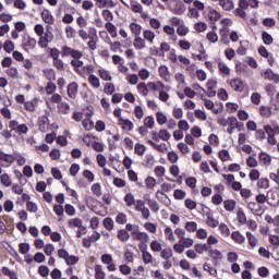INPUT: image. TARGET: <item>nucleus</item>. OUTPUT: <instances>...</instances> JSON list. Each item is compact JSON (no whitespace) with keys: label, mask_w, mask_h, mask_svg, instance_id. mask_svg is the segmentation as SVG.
<instances>
[{"label":"nucleus","mask_w":279,"mask_h":279,"mask_svg":"<svg viewBox=\"0 0 279 279\" xmlns=\"http://www.w3.org/2000/svg\"><path fill=\"white\" fill-rule=\"evenodd\" d=\"M61 56L62 58H69V56L70 58H73V60L70 62L71 66H73L75 73L82 76L84 75V72H82L84 61L80 60L84 56L82 51L73 49L69 46H62Z\"/></svg>","instance_id":"1"},{"label":"nucleus","mask_w":279,"mask_h":279,"mask_svg":"<svg viewBox=\"0 0 279 279\" xmlns=\"http://www.w3.org/2000/svg\"><path fill=\"white\" fill-rule=\"evenodd\" d=\"M140 252L142 254V259L144 265H150V263H154V256H151V253L147 251V244L141 243L140 244Z\"/></svg>","instance_id":"2"},{"label":"nucleus","mask_w":279,"mask_h":279,"mask_svg":"<svg viewBox=\"0 0 279 279\" xmlns=\"http://www.w3.org/2000/svg\"><path fill=\"white\" fill-rule=\"evenodd\" d=\"M100 260L104 265H107L108 271H114L117 269V264L112 262V255L104 254L100 256Z\"/></svg>","instance_id":"3"},{"label":"nucleus","mask_w":279,"mask_h":279,"mask_svg":"<svg viewBox=\"0 0 279 279\" xmlns=\"http://www.w3.org/2000/svg\"><path fill=\"white\" fill-rule=\"evenodd\" d=\"M193 5L194 7L189 8L190 16L197 19L199 16V12H197V10H204L205 5L202 1H194Z\"/></svg>","instance_id":"4"},{"label":"nucleus","mask_w":279,"mask_h":279,"mask_svg":"<svg viewBox=\"0 0 279 279\" xmlns=\"http://www.w3.org/2000/svg\"><path fill=\"white\" fill-rule=\"evenodd\" d=\"M262 77H264V80H268V82L279 84V75L274 73V70L271 69H267L266 71L262 72Z\"/></svg>","instance_id":"5"},{"label":"nucleus","mask_w":279,"mask_h":279,"mask_svg":"<svg viewBox=\"0 0 279 279\" xmlns=\"http://www.w3.org/2000/svg\"><path fill=\"white\" fill-rule=\"evenodd\" d=\"M51 40H53V34H51V32H47L45 33L44 36H41L38 40V45L39 47H41V49H47V47H49V43H51Z\"/></svg>","instance_id":"6"},{"label":"nucleus","mask_w":279,"mask_h":279,"mask_svg":"<svg viewBox=\"0 0 279 279\" xmlns=\"http://www.w3.org/2000/svg\"><path fill=\"white\" fill-rule=\"evenodd\" d=\"M146 86L148 90L153 92L159 90V88H163V90H171V86L165 85L161 81H158L157 83L148 82Z\"/></svg>","instance_id":"7"},{"label":"nucleus","mask_w":279,"mask_h":279,"mask_svg":"<svg viewBox=\"0 0 279 279\" xmlns=\"http://www.w3.org/2000/svg\"><path fill=\"white\" fill-rule=\"evenodd\" d=\"M22 45H23L24 51L29 52V51H32V49H36L37 41L35 38L26 37V38H24Z\"/></svg>","instance_id":"8"},{"label":"nucleus","mask_w":279,"mask_h":279,"mask_svg":"<svg viewBox=\"0 0 279 279\" xmlns=\"http://www.w3.org/2000/svg\"><path fill=\"white\" fill-rule=\"evenodd\" d=\"M132 239L134 241H142V243H148L149 242V234H147L146 232L133 231L132 232Z\"/></svg>","instance_id":"9"},{"label":"nucleus","mask_w":279,"mask_h":279,"mask_svg":"<svg viewBox=\"0 0 279 279\" xmlns=\"http://www.w3.org/2000/svg\"><path fill=\"white\" fill-rule=\"evenodd\" d=\"M250 8V2L248 1H240L239 2V8L235 10L236 16H240L241 19H245V10Z\"/></svg>","instance_id":"10"},{"label":"nucleus","mask_w":279,"mask_h":279,"mask_svg":"<svg viewBox=\"0 0 279 279\" xmlns=\"http://www.w3.org/2000/svg\"><path fill=\"white\" fill-rule=\"evenodd\" d=\"M158 72L161 80L165 82H171V73L169 72V68L167 65H160Z\"/></svg>","instance_id":"11"},{"label":"nucleus","mask_w":279,"mask_h":279,"mask_svg":"<svg viewBox=\"0 0 279 279\" xmlns=\"http://www.w3.org/2000/svg\"><path fill=\"white\" fill-rule=\"evenodd\" d=\"M229 85L233 90H235V93L243 92L244 85H243V81H241L240 78H233L229 81Z\"/></svg>","instance_id":"12"},{"label":"nucleus","mask_w":279,"mask_h":279,"mask_svg":"<svg viewBox=\"0 0 279 279\" xmlns=\"http://www.w3.org/2000/svg\"><path fill=\"white\" fill-rule=\"evenodd\" d=\"M133 47L137 51H141L147 47V43L145 41V39L142 38L141 35H138L137 37H134Z\"/></svg>","instance_id":"13"},{"label":"nucleus","mask_w":279,"mask_h":279,"mask_svg":"<svg viewBox=\"0 0 279 279\" xmlns=\"http://www.w3.org/2000/svg\"><path fill=\"white\" fill-rule=\"evenodd\" d=\"M119 125H121L122 130H126L128 132H132L134 130V123L131 122L130 119H119Z\"/></svg>","instance_id":"14"},{"label":"nucleus","mask_w":279,"mask_h":279,"mask_svg":"<svg viewBox=\"0 0 279 279\" xmlns=\"http://www.w3.org/2000/svg\"><path fill=\"white\" fill-rule=\"evenodd\" d=\"M77 88L78 85L75 82L68 85V97H70V99H75V97H77Z\"/></svg>","instance_id":"15"},{"label":"nucleus","mask_w":279,"mask_h":279,"mask_svg":"<svg viewBox=\"0 0 279 279\" xmlns=\"http://www.w3.org/2000/svg\"><path fill=\"white\" fill-rule=\"evenodd\" d=\"M123 4L126 5V8H130L135 13L143 11V5H141V3L136 1H126V2H123Z\"/></svg>","instance_id":"16"},{"label":"nucleus","mask_w":279,"mask_h":279,"mask_svg":"<svg viewBox=\"0 0 279 279\" xmlns=\"http://www.w3.org/2000/svg\"><path fill=\"white\" fill-rule=\"evenodd\" d=\"M264 131L266 132L267 136H276V134H279V125L275 124V125H265L264 126Z\"/></svg>","instance_id":"17"},{"label":"nucleus","mask_w":279,"mask_h":279,"mask_svg":"<svg viewBox=\"0 0 279 279\" xmlns=\"http://www.w3.org/2000/svg\"><path fill=\"white\" fill-rule=\"evenodd\" d=\"M98 75L104 82H112V74H110V71L106 69H99Z\"/></svg>","instance_id":"18"},{"label":"nucleus","mask_w":279,"mask_h":279,"mask_svg":"<svg viewBox=\"0 0 279 279\" xmlns=\"http://www.w3.org/2000/svg\"><path fill=\"white\" fill-rule=\"evenodd\" d=\"M0 160L1 162H8L9 165H14V161L16 158H14V155L5 154L4 151L0 150Z\"/></svg>","instance_id":"19"},{"label":"nucleus","mask_w":279,"mask_h":279,"mask_svg":"<svg viewBox=\"0 0 279 279\" xmlns=\"http://www.w3.org/2000/svg\"><path fill=\"white\" fill-rule=\"evenodd\" d=\"M206 226H208V228H217V226H219V220L215 219V217H213V214L207 213Z\"/></svg>","instance_id":"20"},{"label":"nucleus","mask_w":279,"mask_h":279,"mask_svg":"<svg viewBox=\"0 0 279 279\" xmlns=\"http://www.w3.org/2000/svg\"><path fill=\"white\" fill-rule=\"evenodd\" d=\"M194 250L196 254H204V252H213V246L208 244H195Z\"/></svg>","instance_id":"21"},{"label":"nucleus","mask_w":279,"mask_h":279,"mask_svg":"<svg viewBox=\"0 0 279 279\" xmlns=\"http://www.w3.org/2000/svg\"><path fill=\"white\" fill-rule=\"evenodd\" d=\"M272 108L269 106H260L259 107V114L260 117H264V119H269L271 114H274V111H271Z\"/></svg>","instance_id":"22"},{"label":"nucleus","mask_w":279,"mask_h":279,"mask_svg":"<svg viewBox=\"0 0 279 279\" xmlns=\"http://www.w3.org/2000/svg\"><path fill=\"white\" fill-rule=\"evenodd\" d=\"M207 16L211 23H217L221 19V13L215 9H209Z\"/></svg>","instance_id":"23"},{"label":"nucleus","mask_w":279,"mask_h":279,"mask_svg":"<svg viewBox=\"0 0 279 279\" xmlns=\"http://www.w3.org/2000/svg\"><path fill=\"white\" fill-rule=\"evenodd\" d=\"M69 228H82V230H86L85 227H82V219L80 218H72L68 220Z\"/></svg>","instance_id":"24"},{"label":"nucleus","mask_w":279,"mask_h":279,"mask_svg":"<svg viewBox=\"0 0 279 279\" xmlns=\"http://www.w3.org/2000/svg\"><path fill=\"white\" fill-rule=\"evenodd\" d=\"M147 144L150 145V147H154V149H157V151H160L161 154L167 153V144H156L151 140L147 141Z\"/></svg>","instance_id":"25"},{"label":"nucleus","mask_w":279,"mask_h":279,"mask_svg":"<svg viewBox=\"0 0 279 279\" xmlns=\"http://www.w3.org/2000/svg\"><path fill=\"white\" fill-rule=\"evenodd\" d=\"M60 114H69L71 112V106L68 102H59L57 106Z\"/></svg>","instance_id":"26"},{"label":"nucleus","mask_w":279,"mask_h":279,"mask_svg":"<svg viewBox=\"0 0 279 279\" xmlns=\"http://www.w3.org/2000/svg\"><path fill=\"white\" fill-rule=\"evenodd\" d=\"M105 29H107V32L110 34L111 38H117V36H118L117 26H114V24H112L111 22H107L105 24Z\"/></svg>","instance_id":"27"},{"label":"nucleus","mask_w":279,"mask_h":279,"mask_svg":"<svg viewBox=\"0 0 279 279\" xmlns=\"http://www.w3.org/2000/svg\"><path fill=\"white\" fill-rule=\"evenodd\" d=\"M94 271L96 279H106V272L104 271V267L101 265H95Z\"/></svg>","instance_id":"28"},{"label":"nucleus","mask_w":279,"mask_h":279,"mask_svg":"<svg viewBox=\"0 0 279 279\" xmlns=\"http://www.w3.org/2000/svg\"><path fill=\"white\" fill-rule=\"evenodd\" d=\"M88 83L90 84L92 88H99V86H101L99 77H97L95 74H90L88 76Z\"/></svg>","instance_id":"29"},{"label":"nucleus","mask_w":279,"mask_h":279,"mask_svg":"<svg viewBox=\"0 0 279 279\" xmlns=\"http://www.w3.org/2000/svg\"><path fill=\"white\" fill-rule=\"evenodd\" d=\"M41 19L45 21L48 25H53V15L49 12V10H44L41 12Z\"/></svg>","instance_id":"30"},{"label":"nucleus","mask_w":279,"mask_h":279,"mask_svg":"<svg viewBox=\"0 0 279 279\" xmlns=\"http://www.w3.org/2000/svg\"><path fill=\"white\" fill-rule=\"evenodd\" d=\"M163 234L167 241H170V243H175V235L173 234V229H171V227H166Z\"/></svg>","instance_id":"31"},{"label":"nucleus","mask_w":279,"mask_h":279,"mask_svg":"<svg viewBox=\"0 0 279 279\" xmlns=\"http://www.w3.org/2000/svg\"><path fill=\"white\" fill-rule=\"evenodd\" d=\"M144 40L149 43L150 45L154 44V39L156 38V34L149 29L143 32Z\"/></svg>","instance_id":"32"},{"label":"nucleus","mask_w":279,"mask_h":279,"mask_svg":"<svg viewBox=\"0 0 279 279\" xmlns=\"http://www.w3.org/2000/svg\"><path fill=\"white\" fill-rule=\"evenodd\" d=\"M124 202L129 208H132L136 204V198L134 197V194L128 193L124 196Z\"/></svg>","instance_id":"33"},{"label":"nucleus","mask_w":279,"mask_h":279,"mask_svg":"<svg viewBox=\"0 0 279 279\" xmlns=\"http://www.w3.org/2000/svg\"><path fill=\"white\" fill-rule=\"evenodd\" d=\"M174 8L172 9L174 14H184L186 7L182 2H172Z\"/></svg>","instance_id":"34"},{"label":"nucleus","mask_w":279,"mask_h":279,"mask_svg":"<svg viewBox=\"0 0 279 279\" xmlns=\"http://www.w3.org/2000/svg\"><path fill=\"white\" fill-rule=\"evenodd\" d=\"M225 210H228V213H232L234 208H236V201L234 199H227L223 202Z\"/></svg>","instance_id":"35"},{"label":"nucleus","mask_w":279,"mask_h":279,"mask_svg":"<svg viewBox=\"0 0 279 279\" xmlns=\"http://www.w3.org/2000/svg\"><path fill=\"white\" fill-rule=\"evenodd\" d=\"M171 256H173V250L171 247L160 251V258H162L163 260H169Z\"/></svg>","instance_id":"36"},{"label":"nucleus","mask_w":279,"mask_h":279,"mask_svg":"<svg viewBox=\"0 0 279 279\" xmlns=\"http://www.w3.org/2000/svg\"><path fill=\"white\" fill-rule=\"evenodd\" d=\"M218 69L222 75H230V68L226 63L221 62V59L217 60Z\"/></svg>","instance_id":"37"},{"label":"nucleus","mask_w":279,"mask_h":279,"mask_svg":"<svg viewBox=\"0 0 279 279\" xmlns=\"http://www.w3.org/2000/svg\"><path fill=\"white\" fill-rule=\"evenodd\" d=\"M231 239L233 241H235V243H239L240 245L245 243V236H243V234H241V232L239 231H234L232 234H231Z\"/></svg>","instance_id":"38"},{"label":"nucleus","mask_w":279,"mask_h":279,"mask_svg":"<svg viewBox=\"0 0 279 279\" xmlns=\"http://www.w3.org/2000/svg\"><path fill=\"white\" fill-rule=\"evenodd\" d=\"M129 27L135 37L141 36L143 26H141L140 24H136V23H131Z\"/></svg>","instance_id":"39"},{"label":"nucleus","mask_w":279,"mask_h":279,"mask_svg":"<svg viewBox=\"0 0 279 279\" xmlns=\"http://www.w3.org/2000/svg\"><path fill=\"white\" fill-rule=\"evenodd\" d=\"M246 239L248 240L251 247H256V245H258V239L252 232H246Z\"/></svg>","instance_id":"40"},{"label":"nucleus","mask_w":279,"mask_h":279,"mask_svg":"<svg viewBox=\"0 0 279 279\" xmlns=\"http://www.w3.org/2000/svg\"><path fill=\"white\" fill-rule=\"evenodd\" d=\"M158 93H159L158 95L159 101H163V102L169 101V90L165 88H159Z\"/></svg>","instance_id":"41"},{"label":"nucleus","mask_w":279,"mask_h":279,"mask_svg":"<svg viewBox=\"0 0 279 279\" xmlns=\"http://www.w3.org/2000/svg\"><path fill=\"white\" fill-rule=\"evenodd\" d=\"M118 239L123 243H126V241H130V233H128L125 229H121L118 231Z\"/></svg>","instance_id":"42"},{"label":"nucleus","mask_w":279,"mask_h":279,"mask_svg":"<svg viewBox=\"0 0 279 279\" xmlns=\"http://www.w3.org/2000/svg\"><path fill=\"white\" fill-rule=\"evenodd\" d=\"M0 182L2 186H12V179H10V175L8 173H3L0 175Z\"/></svg>","instance_id":"43"},{"label":"nucleus","mask_w":279,"mask_h":279,"mask_svg":"<svg viewBox=\"0 0 279 279\" xmlns=\"http://www.w3.org/2000/svg\"><path fill=\"white\" fill-rule=\"evenodd\" d=\"M137 93H140V95H143V97H147V95H149V89L147 88V84L140 83L137 85Z\"/></svg>","instance_id":"44"},{"label":"nucleus","mask_w":279,"mask_h":279,"mask_svg":"<svg viewBox=\"0 0 279 279\" xmlns=\"http://www.w3.org/2000/svg\"><path fill=\"white\" fill-rule=\"evenodd\" d=\"M236 130V118L230 117L229 118V126L227 129L228 134H232Z\"/></svg>","instance_id":"45"},{"label":"nucleus","mask_w":279,"mask_h":279,"mask_svg":"<svg viewBox=\"0 0 279 279\" xmlns=\"http://www.w3.org/2000/svg\"><path fill=\"white\" fill-rule=\"evenodd\" d=\"M155 124H156V121L154 120V117L148 116L144 119V126L148 128V130H154Z\"/></svg>","instance_id":"46"},{"label":"nucleus","mask_w":279,"mask_h":279,"mask_svg":"<svg viewBox=\"0 0 279 279\" xmlns=\"http://www.w3.org/2000/svg\"><path fill=\"white\" fill-rule=\"evenodd\" d=\"M180 243H182L183 247L189 248V247H193V245H195V240H193L192 238H183L182 240H179Z\"/></svg>","instance_id":"47"},{"label":"nucleus","mask_w":279,"mask_h":279,"mask_svg":"<svg viewBox=\"0 0 279 279\" xmlns=\"http://www.w3.org/2000/svg\"><path fill=\"white\" fill-rule=\"evenodd\" d=\"M2 274L3 276H9L10 279H19V276H16V272L13 270H10V268L3 266L2 267Z\"/></svg>","instance_id":"48"},{"label":"nucleus","mask_w":279,"mask_h":279,"mask_svg":"<svg viewBox=\"0 0 279 279\" xmlns=\"http://www.w3.org/2000/svg\"><path fill=\"white\" fill-rule=\"evenodd\" d=\"M187 232H197V222L195 221H187L184 226Z\"/></svg>","instance_id":"49"},{"label":"nucleus","mask_w":279,"mask_h":279,"mask_svg":"<svg viewBox=\"0 0 279 279\" xmlns=\"http://www.w3.org/2000/svg\"><path fill=\"white\" fill-rule=\"evenodd\" d=\"M218 230L222 236H230V228H228V225H226L223 222L220 223L218 227Z\"/></svg>","instance_id":"50"},{"label":"nucleus","mask_w":279,"mask_h":279,"mask_svg":"<svg viewBox=\"0 0 279 279\" xmlns=\"http://www.w3.org/2000/svg\"><path fill=\"white\" fill-rule=\"evenodd\" d=\"M259 160L263 162V165H271V156H269L267 153H260Z\"/></svg>","instance_id":"51"},{"label":"nucleus","mask_w":279,"mask_h":279,"mask_svg":"<svg viewBox=\"0 0 279 279\" xmlns=\"http://www.w3.org/2000/svg\"><path fill=\"white\" fill-rule=\"evenodd\" d=\"M156 119H157L158 125H165V123H167L168 121L167 116L163 114L161 111H158L156 113Z\"/></svg>","instance_id":"52"},{"label":"nucleus","mask_w":279,"mask_h":279,"mask_svg":"<svg viewBox=\"0 0 279 279\" xmlns=\"http://www.w3.org/2000/svg\"><path fill=\"white\" fill-rule=\"evenodd\" d=\"M262 38L265 45H272L274 44V37L267 32L262 33Z\"/></svg>","instance_id":"53"},{"label":"nucleus","mask_w":279,"mask_h":279,"mask_svg":"<svg viewBox=\"0 0 279 279\" xmlns=\"http://www.w3.org/2000/svg\"><path fill=\"white\" fill-rule=\"evenodd\" d=\"M236 217L239 223H241L242 226L247 223V217L245 216V213L242 209L238 210Z\"/></svg>","instance_id":"54"},{"label":"nucleus","mask_w":279,"mask_h":279,"mask_svg":"<svg viewBox=\"0 0 279 279\" xmlns=\"http://www.w3.org/2000/svg\"><path fill=\"white\" fill-rule=\"evenodd\" d=\"M2 47L7 53H12V51H14V43L12 40L4 41Z\"/></svg>","instance_id":"55"},{"label":"nucleus","mask_w":279,"mask_h":279,"mask_svg":"<svg viewBox=\"0 0 279 279\" xmlns=\"http://www.w3.org/2000/svg\"><path fill=\"white\" fill-rule=\"evenodd\" d=\"M172 117L178 120L182 119L184 117V110H182V108L174 107L172 111Z\"/></svg>","instance_id":"56"},{"label":"nucleus","mask_w":279,"mask_h":279,"mask_svg":"<svg viewBox=\"0 0 279 279\" xmlns=\"http://www.w3.org/2000/svg\"><path fill=\"white\" fill-rule=\"evenodd\" d=\"M126 82L132 86H136L138 84V76L136 74H126Z\"/></svg>","instance_id":"57"},{"label":"nucleus","mask_w":279,"mask_h":279,"mask_svg":"<svg viewBox=\"0 0 279 279\" xmlns=\"http://www.w3.org/2000/svg\"><path fill=\"white\" fill-rule=\"evenodd\" d=\"M147 150V148L145 147V145L143 144H135V154H137V156H145V151Z\"/></svg>","instance_id":"58"},{"label":"nucleus","mask_w":279,"mask_h":279,"mask_svg":"<svg viewBox=\"0 0 279 279\" xmlns=\"http://www.w3.org/2000/svg\"><path fill=\"white\" fill-rule=\"evenodd\" d=\"M236 52L240 56H245L247 53V41H240V47Z\"/></svg>","instance_id":"59"},{"label":"nucleus","mask_w":279,"mask_h":279,"mask_svg":"<svg viewBox=\"0 0 279 279\" xmlns=\"http://www.w3.org/2000/svg\"><path fill=\"white\" fill-rule=\"evenodd\" d=\"M258 189H269V179L262 178L257 181Z\"/></svg>","instance_id":"60"},{"label":"nucleus","mask_w":279,"mask_h":279,"mask_svg":"<svg viewBox=\"0 0 279 279\" xmlns=\"http://www.w3.org/2000/svg\"><path fill=\"white\" fill-rule=\"evenodd\" d=\"M150 250L151 252H161L162 251V244L158 242L157 240H154L150 243Z\"/></svg>","instance_id":"61"},{"label":"nucleus","mask_w":279,"mask_h":279,"mask_svg":"<svg viewBox=\"0 0 279 279\" xmlns=\"http://www.w3.org/2000/svg\"><path fill=\"white\" fill-rule=\"evenodd\" d=\"M177 34H178V36H186V34H189V27H186V25H184V23L181 24L177 28Z\"/></svg>","instance_id":"62"},{"label":"nucleus","mask_w":279,"mask_h":279,"mask_svg":"<svg viewBox=\"0 0 279 279\" xmlns=\"http://www.w3.org/2000/svg\"><path fill=\"white\" fill-rule=\"evenodd\" d=\"M207 28H208V25L204 22H198L194 24V29L198 33H202Z\"/></svg>","instance_id":"63"},{"label":"nucleus","mask_w":279,"mask_h":279,"mask_svg":"<svg viewBox=\"0 0 279 279\" xmlns=\"http://www.w3.org/2000/svg\"><path fill=\"white\" fill-rule=\"evenodd\" d=\"M104 93L106 95H112V93H114V84L112 83H106L105 84V88H104Z\"/></svg>","instance_id":"64"}]
</instances>
